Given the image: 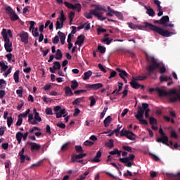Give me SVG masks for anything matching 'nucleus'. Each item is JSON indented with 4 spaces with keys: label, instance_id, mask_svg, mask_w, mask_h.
<instances>
[{
    "label": "nucleus",
    "instance_id": "f257e3e1",
    "mask_svg": "<svg viewBox=\"0 0 180 180\" xmlns=\"http://www.w3.org/2000/svg\"><path fill=\"white\" fill-rule=\"evenodd\" d=\"M144 25H139L138 26V29L139 30L142 31H146V32H150L152 31L153 32H155L160 36L163 37H171V34H173L172 32L168 31V30H165L163 28L159 27L156 25H154L151 23H149L148 22H143Z\"/></svg>",
    "mask_w": 180,
    "mask_h": 180
},
{
    "label": "nucleus",
    "instance_id": "f03ea898",
    "mask_svg": "<svg viewBox=\"0 0 180 180\" xmlns=\"http://www.w3.org/2000/svg\"><path fill=\"white\" fill-rule=\"evenodd\" d=\"M178 91L179 94L174 89H172L169 91H166L165 90L162 89L159 87L156 88V92H158V96L160 98L167 97L168 96H173L172 98H170L171 103H175L177 101H180V86H179L178 87Z\"/></svg>",
    "mask_w": 180,
    "mask_h": 180
},
{
    "label": "nucleus",
    "instance_id": "7ed1b4c3",
    "mask_svg": "<svg viewBox=\"0 0 180 180\" xmlns=\"http://www.w3.org/2000/svg\"><path fill=\"white\" fill-rule=\"evenodd\" d=\"M146 58L147 62L150 63V65L146 67L147 75H150L155 70L160 68V65L158 63L154 56H150L147 53H146Z\"/></svg>",
    "mask_w": 180,
    "mask_h": 180
},
{
    "label": "nucleus",
    "instance_id": "20e7f679",
    "mask_svg": "<svg viewBox=\"0 0 180 180\" xmlns=\"http://www.w3.org/2000/svg\"><path fill=\"white\" fill-rule=\"evenodd\" d=\"M101 11H105V7L97 6L95 9L91 10L89 13H85L84 17L87 19H91L93 18V15H94L97 17L98 20H105L106 18L103 16V13Z\"/></svg>",
    "mask_w": 180,
    "mask_h": 180
},
{
    "label": "nucleus",
    "instance_id": "39448f33",
    "mask_svg": "<svg viewBox=\"0 0 180 180\" xmlns=\"http://www.w3.org/2000/svg\"><path fill=\"white\" fill-rule=\"evenodd\" d=\"M1 34L5 41L4 47L6 51L8 53L12 52V42L10 41V39L7 37L6 29H3Z\"/></svg>",
    "mask_w": 180,
    "mask_h": 180
},
{
    "label": "nucleus",
    "instance_id": "423d86ee",
    "mask_svg": "<svg viewBox=\"0 0 180 180\" xmlns=\"http://www.w3.org/2000/svg\"><path fill=\"white\" fill-rule=\"evenodd\" d=\"M159 133H160L161 137L157 139L156 141L158 143H162L163 144H165L166 146H169V144H168V136H167V135H165V133L164 132L162 128L159 129Z\"/></svg>",
    "mask_w": 180,
    "mask_h": 180
},
{
    "label": "nucleus",
    "instance_id": "0eeeda50",
    "mask_svg": "<svg viewBox=\"0 0 180 180\" xmlns=\"http://www.w3.org/2000/svg\"><path fill=\"white\" fill-rule=\"evenodd\" d=\"M18 37L20 38L21 42L25 44H29V34L27 32L22 31L18 34Z\"/></svg>",
    "mask_w": 180,
    "mask_h": 180
},
{
    "label": "nucleus",
    "instance_id": "6e6552de",
    "mask_svg": "<svg viewBox=\"0 0 180 180\" xmlns=\"http://www.w3.org/2000/svg\"><path fill=\"white\" fill-rule=\"evenodd\" d=\"M25 148H22L21 150L18 153V155L20 157V163H24L25 160L27 161H30L31 158L28 157L27 155H25Z\"/></svg>",
    "mask_w": 180,
    "mask_h": 180
},
{
    "label": "nucleus",
    "instance_id": "1a4fd4ad",
    "mask_svg": "<svg viewBox=\"0 0 180 180\" xmlns=\"http://www.w3.org/2000/svg\"><path fill=\"white\" fill-rule=\"evenodd\" d=\"M64 4L65 5L66 7H68L69 9H77V12H80L82 10V5L80 4H72L68 2H64Z\"/></svg>",
    "mask_w": 180,
    "mask_h": 180
},
{
    "label": "nucleus",
    "instance_id": "9d476101",
    "mask_svg": "<svg viewBox=\"0 0 180 180\" xmlns=\"http://www.w3.org/2000/svg\"><path fill=\"white\" fill-rule=\"evenodd\" d=\"M27 145L31 146V151H39L41 146L37 143L27 142Z\"/></svg>",
    "mask_w": 180,
    "mask_h": 180
},
{
    "label": "nucleus",
    "instance_id": "9b49d317",
    "mask_svg": "<svg viewBox=\"0 0 180 180\" xmlns=\"http://www.w3.org/2000/svg\"><path fill=\"white\" fill-rule=\"evenodd\" d=\"M102 157V151L101 150H98L97 153H96V156L94 157V159H91L89 160V162H92V163H98L101 162V160L100 158H101Z\"/></svg>",
    "mask_w": 180,
    "mask_h": 180
},
{
    "label": "nucleus",
    "instance_id": "f8f14e48",
    "mask_svg": "<svg viewBox=\"0 0 180 180\" xmlns=\"http://www.w3.org/2000/svg\"><path fill=\"white\" fill-rule=\"evenodd\" d=\"M85 40V36L83 34H80L77 37V40L75 42V45H78L79 46H82L84 44Z\"/></svg>",
    "mask_w": 180,
    "mask_h": 180
},
{
    "label": "nucleus",
    "instance_id": "ddd939ff",
    "mask_svg": "<svg viewBox=\"0 0 180 180\" xmlns=\"http://www.w3.org/2000/svg\"><path fill=\"white\" fill-rule=\"evenodd\" d=\"M61 68L60 63L58 61L53 63V68H50L49 70L51 73H55L56 70H59Z\"/></svg>",
    "mask_w": 180,
    "mask_h": 180
},
{
    "label": "nucleus",
    "instance_id": "4468645a",
    "mask_svg": "<svg viewBox=\"0 0 180 180\" xmlns=\"http://www.w3.org/2000/svg\"><path fill=\"white\" fill-rule=\"evenodd\" d=\"M120 162L122 164H124V166L127 167H132V162H130V160H128V158H120Z\"/></svg>",
    "mask_w": 180,
    "mask_h": 180
},
{
    "label": "nucleus",
    "instance_id": "2eb2a0df",
    "mask_svg": "<svg viewBox=\"0 0 180 180\" xmlns=\"http://www.w3.org/2000/svg\"><path fill=\"white\" fill-rule=\"evenodd\" d=\"M82 157L81 153H79L78 155L73 154L72 155L71 161H72V163H75L77 162L78 160H82Z\"/></svg>",
    "mask_w": 180,
    "mask_h": 180
},
{
    "label": "nucleus",
    "instance_id": "dca6fc26",
    "mask_svg": "<svg viewBox=\"0 0 180 180\" xmlns=\"http://www.w3.org/2000/svg\"><path fill=\"white\" fill-rule=\"evenodd\" d=\"M65 93V96H74V93L72 92V89H70V86H66L64 89Z\"/></svg>",
    "mask_w": 180,
    "mask_h": 180
},
{
    "label": "nucleus",
    "instance_id": "f3484780",
    "mask_svg": "<svg viewBox=\"0 0 180 180\" xmlns=\"http://www.w3.org/2000/svg\"><path fill=\"white\" fill-rule=\"evenodd\" d=\"M145 110H143L141 107L138 108V114L135 115V117L136 119H139V117H143Z\"/></svg>",
    "mask_w": 180,
    "mask_h": 180
},
{
    "label": "nucleus",
    "instance_id": "a211bd4d",
    "mask_svg": "<svg viewBox=\"0 0 180 180\" xmlns=\"http://www.w3.org/2000/svg\"><path fill=\"white\" fill-rule=\"evenodd\" d=\"M169 22V17L168 15L162 16L160 19V25L165 26L167 23Z\"/></svg>",
    "mask_w": 180,
    "mask_h": 180
},
{
    "label": "nucleus",
    "instance_id": "6ab92c4d",
    "mask_svg": "<svg viewBox=\"0 0 180 180\" xmlns=\"http://www.w3.org/2000/svg\"><path fill=\"white\" fill-rule=\"evenodd\" d=\"M130 84H131V86L134 88V89H139V88H141V84H139L134 80H131V82H130Z\"/></svg>",
    "mask_w": 180,
    "mask_h": 180
},
{
    "label": "nucleus",
    "instance_id": "aec40b11",
    "mask_svg": "<svg viewBox=\"0 0 180 180\" xmlns=\"http://www.w3.org/2000/svg\"><path fill=\"white\" fill-rule=\"evenodd\" d=\"M22 137H23V134L22 132L16 133L15 139L17 140L18 144L21 143Z\"/></svg>",
    "mask_w": 180,
    "mask_h": 180
},
{
    "label": "nucleus",
    "instance_id": "412c9836",
    "mask_svg": "<svg viewBox=\"0 0 180 180\" xmlns=\"http://www.w3.org/2000/svg\"><path fill=\"white\" fill-rule=\"evenodd\" d=\"M58 34L60 37L61 44L64 45L65 44V38H66L65 34L63 32L59 31L58 32Z\"/></svg>",
    "mask_w": 180,
    "mask_h": 180
},
{
    "label": "nucleus",
    "instance_id": "4be33fe9",
    "mask_svg": "<svg viewBox=\"0 0 180 180\" xmlns=\"http://www.w3.org/2000/svg\"><path fill=\"white\" fill-rule=\"evenodd\" d=\"M116 70L120 72L119 75L122 79V77H127L129 75L125 70L117 68Z\"/></svg>",
    "mask_w": 180,
    "mask_h": 180
},
{
    "label": "nucleus",
    "instance_id": "5701e85b",
    "mask_svg": "<svg viewBox=\"0 0 180 180\" xmlns=\"http://www.w3.org/2000/svg\"><path fill=\"white\" fill-rule=\"evenodd\" d=\"M111 122H112V118L110 115H108V117L105 118V120L103 121L104 127H108L110 125V124L111 123Z\"/></svg>",
    "mask_w": 180,
    "mask_h": 180
},
{
    "label": "nucleus",
    "instance_id": "b1692460",
    "mask_svg": "<svg viewBox=\"0 0 180 180\" xmlns=\"http://www.w3.org/2000/svg\"><path fill=\"white\" fill-rule=\"evenodd\" d=\"M66 110L65 108L60 109L58 112H56V118L59 119L61 118L62 116L65 115Z\"/></svg>",
    "mask_w": 180,
    "mask_h": 180
},
{
    "label": "nucleus",
    "instance_id": "393cba45",
    "mask_svg": "<svg viewBox=\"0 0 180 180\" xmlns=\"http://www.w3.org/2000/svg\"><path fill=\"white\" fill-rule=\"evenodd\" d=\"M145 8L147 10L146 11V13L148 15H150L151 17L155 16V12L154 11V10L153 8H148L147 6H145Z\"/></svg>",
    "mask_w": 180,
    "mask_h": 180
},
{
    "label": "nucleus",
    "instance_id": "a878e982",
    "mask_svg": "<svg viewBox=\"0 0 180 180\" xmlns=\"http://www.w3.org/2000/svg\"><path fill=\"white\" fill-rule=\"evenodd\" d=\"M78 86H79V83L77 80L75 79L71 82V88L72 89H73V91L77 89Z\"/></svg>",
    "mask_w": 180,
    "mask_h": 180
},
{
    "label": "nucleus",
    "instance_id": "bb28decb",
    "mask_svg": "<svg viewBox=\"0 0 180 180\" xmlns=\"http://www.w3.org/2000/svg\"><path fill=\"white\" fill-rule=\"evenodd\" d=\"M10 19H11L12 21H15L20 19L19 16L16 14L15 11L12 13L11 15H10Z\"/></svg>",
    "mask_w": 180,
    "mask_h": 180
},
{
    "label": "nucleus",
    "instance_id": "cd10ccee",
    "mask_svg": "<svg viewBox=\"0 0 180 180\" xmlns=\"http://www.w3.org/2000/svg\"><path fill=\"white\" fill-rule=\"evenodd\" d=\"M93 72L90 70L84 73V77L82 78L84 80L89 79L90 77L92 75Z\"/></svg>",
    "mask_w": 180,
    "mask_h": 180
},
{
    "label": "nucleus",
    "instance_id": "c85d7f7f",
    "mask_svg": "<svg viewBox=\"0 0 180 180\" xmlns=\"http://www.w3.org/2000/svg\"><path fill=\"white\" fill-rule=\"evenodd\" d=\"M83 101H84V97L77 98L75 99V101H73V102H72V104H73V105H79Z\"/></svg>",
    "mask_w": 180,
    "mask_h": 180
},
{
    "label": "nucleus",
    "instance_id": "c756f323",
    "mask_svg": "<svg viewBox=\"0 0 180 180\" xmlns=\"http://www.w3.org/2000/svg\"><path fill=\"white\" fill-rule=\"evenodd\" d=\"M6 65L5 64L4 62H0V68L1 71H6L8 68V66L7 65L8 63L6 62Z\"/></svg>",
    "mask_w": 180,
    "mask_h": 180
},
{
    "label": "nucleus",
    "instance_id": "7c9ffc66",
    "mask_svg": "<svg viewBox=\"0 0 180 180\" xmlns=\"http://www.w3.org/2000/svg\"><path fill=\"white\" fill-rule=\"evenodd\" d=\"M75 150H76L77 154L84 153V150L81 146H75Z\"/></svg>",
    "mask_w": 180,
    "mask_h": 180
},
{
    "label": "nucleus",
    "instance_id": "2f4dec72",
    "mask_svg": "<svg viewBox=\"0 0 180 180\" xmlns=\"http://www.w3.org/2000/svg\"><path fill=\"white\" fill-rule=\"evenodd\" d=\"M19 73H20V70H16L15 72H14V81H15V83H19L20 80H19Z\"/></svg>",
    "mask_w": 180,
    "mask_h": 180
},
{
    "label": "nucleus",
    "instance_id": "473e14b6",
    "mask_svg": "<svg viewBox=\"0 0 180 180\" xmlns=\"http://www.w3.org/2000/svg\"><path fill=\"white\" fill-rule=\"evenodd\" d=\"M62 57H63V53H62L60 49H57L56 56H55V58L56 60H61Z\"/></svg>",
    "mask_w": 180,
    "mask_h": 180
},
{
    "label": "nucleus",
    "instance_id": "72a5a7b5",
    "mask_svg": "<svg viewBox=\"0 0 180 180\" xmlns=\"http://www.w3.org/2000/svg\"><path fill=\"white\" fill-rule=\"evenodd\" d=\"M98 51H99L100 53L103 54L106 52V47L101 46V45H98Z\"/></svg>",
    "mask_w": 180,
    "mask_h": 180
},
{
    "label": "nucleus",
    "instance_id": "f704fd0d",
    "mask_svg": "<svg viewBox=\"0 0 180 180\" xmlns=\"http://www.w3.org/2000/svg\"><path fill=\"white\" fill-rule=\"evenodd\" d=\"M103 84L102 83L93 84L94 90L96 91L97 89H100L103 88Z\"/></svg>",
    "mask_w": 180,
    "mask_h": 180
},
{
    "label": "nucleus",
    "instance_id": "c9c22d12",
    "mask_svg": "<svg viewBox=\"0 0 180 180\" xmlns=\"http://www.w3.org/2000/svg\"><path fill=\"white\" fill-rule=\"evenodd\" d=\"M63 22H60L58 19L56 24V29L58 30V29H63Z\"/></svg>",
    "mask_w": 180,
    "mask_h": 180
},
{
    "label": "nucleus",
    "instance_id": "e433bc0d",
    "mask_svg": "<svg viewBox=\"0 0 180 180\" xmlns=\"http://www.w3.org/2000/svg\"><path fill=\"white\" fill-rule=\"evenodd\" d=\"M149 123L150 125H155L158 124V120L154 118V117H150L149 118Z\"/></svg>",
    "mask_w": 180,
    "mask_h": 180
},
{
    "label": "nucleus",
    "instance_id": "4c0bfd02",
    "mask_svg": "<svg viewBox=\"0 0 180 180\" xmlns=\"http://www.w3.org/2000/svg\"><path fill=\"white\" fill-rule=\"evenodd\" d=\"M6 82L4 79H0V89H5Z\"/></svg>",
    "mask_w": 180,
    "mask_h": 180
},
{
    "label": "nucleus",
    "instance_id": "58836bf2",
    "mask_svg": "<svg viewBox=\"0 0 180 180\" xmlns=\"http://www.w3.org/2000/svg\"><path fill=\"white\" fill-rule=\"evenodd\" d=\"M118 90H117L116 92V96H119L121 94L120 91H122V86H123V83L122 82H118Z\"/></svg>",
    "mask_w": 180,
    "mask_h": 180
},
{
    "label": "nucleus",
    "instance_id": "ea45409f",
    "mask_svg": "<svg viewBox=\"0 0 180 180\" xmlns=\"http://www.w3.org/2000/svg\"><path fill=\"white\" fill-rule=\"evenodd\" d=\"M39 29L38 27H36L34 30H32V34L34 37H39Z\"/></svg>",
    "mask_w": 180,
    "mask_h": 180
},
{
    "label": "nucleus",
    "instance_id": "a19ab883",
    "mask_svg": "<svg viewBox=\"0 0 180 180\" xmlns=\"http://www.w3.org/2000/svg\"><path fill=\"white\" fill-rule=\"evenodd\" d=\"M5 11H6V14L9 15H11L13 12H15L13 8L10 6H7L6 8H5Z\"/></svg>",
    "mask_w": 180,
    "mask_h": 180
},
{
    "label": "nucleus",
    "instance_id": "79ce46f5",
    "mask_svg": "<svg viewBox=\"0 0 180 180\" xmlns=\"http://www.w3.org/2000/svg\"><path fill=\"white\" fill-rule=\"evenodd\" d=\"M143 117L136 118V120H138L141 124L148 125V121L146 120H143Z\"/></svg>",
    "mask_w": 180,
    "mask_h": 180
},
{
    "label": "nucleus",
    "instance_id": "37998d69",
    "mask_svg": "<svg viewBox=\"0 0 180 180\" xmlns=\"http://www.w3.org/2000/svg\"><path fill=\"white\" fill-rule=\"evenodd\" d=\"M30 113V109L28 108L25 112L19 114L20 117H26Z\"/></svg>",
    "mask_w": 180,
    "mask_h": 180
},
{
    "label": "nucleus",
    "instance_id": "c03bdc74",
    "mask_svg": "<svg viewBox=\"0 0 180 180\" xmlns=\"http://www.w3.org/2000/svg\"><path fill=\"white\" fill-rule=\"evenodd\" d=\"M75 16V12L71 11L69 13L70 25H72V22L73 21V19H74Z\"/></svg>",
    "mask_w": 180,
    "mask_h": 180
},
{
    "label": "nucleus",
    "instance_id": "a18cd8bd",
    "mask_svg": "<svg viewBox=\"0 0 180 180\" xmlns=\"http://www.w3.org/2000/svg\"><path fill=\"white\" fill-rule=\"evenodd\" d=\"M113 14H115L120 20H124V16L122 13L118 12V11H115V13Z\"/></svg>",
    "mask_w": 180,
    "mask_h": 180
},
{
    "label": "nucleus",
    "instance_id": "49530a36",
    "mask_svg": "<svg viewBox=\"0 0 180 180\" xmlns=\"http://www.w3.org/2000/svg\"><path fill=\"white\" fill-rule=\"evenodd\" d=\"M22 117H20V115H18V120H17V122L15 123V125L17 127H20V126L22 125Z\"/></svg>",
    "mask_w": 180,
    "mask_h": 180
},
{
    "label": "nucleus",
    "instance_id": "de8ad7c7",
    "mask_svg": "<svg viewBox=\"0 0 180 180\" xmlns=\"http://www.w3.org/2000/svg\"><path fill=\"white\" fill-rule=\"evenodd\" d=\"M89 101H91L90 107H93L96 104V99L94 98V96H90L89 97Z\"/></svg>",
    "mask_w": 180,
    "mask_h": 180
},
{
    "label": "nucleus",
    "instance_id": "09e8293b",
    "mask_svg": "<svg viewBox=\"0 0 180 180\" xmlns=\"http://www.w3.org/2000/svg\"><path fill=\"white\" fill-rule=\"evenodd\" d=\"M30 26L29 27V31L34 30V29H35L34 26L36 25V22L34 21H30Z\"/></svg>",
    "mask_w": 180,
    "mask_h": 180
},
{
    "label": "nucleus",
    "instance_id": "8fccbe9b",
    "mask_svg": "<svg viewBox=\"0 0 180 180\" xmlns=\"http://www.w3.org/2000/svg\"><path fill=\"white\" fill-rule=\"evenodd\" d=\"M34 118L38 122H41V117L39 116V112H35Z\"/></svg>",
    "mask_w": 180,
    "mask_h": 180
},
{
    "label": "nucleus",
    "instance_id": "3c124183",
    "mask_svg": "<svg viewBox=\"0 0 180 180\" xmlns=\"http://www.w3.org/2000/svg\"><path fill=\"white\" fill-rule=\"evenodd\" d=\"M42 162H43V160H40V161H39V162H37V163L32 164V165L30 166V167H31V168H33V167H41Z\"/></svg>",
    "mask_w": 180,
    "mask_h": 180
},
{
    "label": "nucleus",
    "instance_id": "603ef678",
    "mask_svg": "<svg viewBox=\"0 0 180 180\" xmlns=\"http://www.w3.org/2000/svg\"><path fill=\"white\" fill-rule=\"evenodd\" d=\"M105 146L110 148H112L114 146L113 140L110 139L109 141L105 143Z\"/></svg>",
    "mask_w": 180,
    "mask_h": 180
},
{
    "label": "nucleus",
    "instance_id": "864d4df0",
    "mask_svg": "<svg viewBox=\"0 0 180 180\" xmlns=\"http://www.w3.org/2000/svg\"><path fill=\"white\" fill-rule=\"evenodd\" d=\"M69 144L70 143H66L63 144L61 147V151H67V150H68L69 148Z\"/></svg>",
    "mask_w": 180,
    "mask_h": 180
},
{
    "label": "nucleus",
    "instance_id": "5fc2aeb1",
    "mask_svg": "<svg viewBox=\"0 0 180 180\" xmlns=\"http://www.w3.org/2000/svg\"><path fill=\"white\" fill-rule=\"evenodd\" d=\"M66 20V17L64 15L63 11H61L60 12V21L62 22H64Z\"/></svg>",
    "mask_w": 180,
    "mask_h": 180
},
{
    "label": "nucleus",
    "instance_id": "6e6d98bb",
    "mask_svg": "<svg viewBox=\"0 0 180 180\" xmlns=\"http://www.w3.org/2000/svg\"><path fill=\"white\" fill-rule=\"evenodd\" d=\"M13 122V118H12V117H8L7 119V124L8 127H11V126L12 125Z\"/></svg>",
    "mask_w": 180,
    "mask_h": 180
},
{
    "label": "nucleus",
    "instance_id": "4d7b16f0",
    "mask_svg": "<svg viewBox=\"0 0 180 180\" xmlns=\"http://www.w3.org/2000/svg\"><path fill=\"white\" fill-rule=\"evenodd\" d=\"M125 132H126V134H123L122 133V135H126V137H127V139H129V140H132V141L136 140V139L134 137V136L129 135V134H128L127 131H125Z\"/></svg>",
    "mask_w": 180,
    "mask_h": 180
},
{
    "label": "nucleus",
    "instance_id": "13d9d810",
    "mask_svg": "<svg viewBox=\"0 0 180 180\" xmlns=\"http://www.w3.org/2000/svg\"><path fill=\"white\" fill-rule=\"evenodd\" d=\"M129 25V27H130V29H133V30H135V29H137L138 25L132 23V22H128L127 24Z\"/></svg>",
    "mask_w": 180,
    "mask_h": 180
},
{
    "label": "nucleus",
    "instance_id": "bf43d9fd",
    "mask_svg": "<svg viewBox=\"0 0 180 180\" xmlns=\"http://www.w3.org/2000/svg\"><path fill=\"white\" fill-rule=\"evenodd\" d=\"M94 144V142L86 140L84 142V145L86 146H92Z\"/></svg>",
    "mask_w": 180,
    "mask_h": 180
},
{
    "label": "nucleus",
    "instance_id": "052dcab7",
    "mask_svg": "<svg viewBox=\"0 0 180 180\" xmlns=\"http://www.w3.org/2000/svg\"><path fill=\"white\" fill-rule=\"evenodd\" d=\"M45 112L48 115H53V112L51 108H46L45 110Z\"/></svg>",
    "mask_w": 180,
    "mask_h": 180
},
{
    "label": "nucleus",
    "instance_id": "680f3d73",
    "mask_svg": "<svg viewBox=\"0 0 180 180\" xmlns=\"http://www.w3.org/2000/svg\"><path fill=\"white\" fill-rule=\"evenodd\" d=\"M141 106H142V109H143L144 111H146L147 110H150V109L148 108L149 105H148V103H143L141 104Z\"/></svg>",
    "mask_w": 180,
    "mask_h": 180
},
{
    "label": "nucleus",
    "instance_id": "e2e57ef3",
    "mask_svg": "<svg viewBox=\"0 0 180 180\" xmlns=\"http://www.w3.org/2000/svg\"><path fill=\"white\" fill-rule=\"evenodd\" d=\"M59 41H60V40H59V37L58 36H56L52 39V42H53V44H58Z\"/></svg>",
    "mask_w": 180,
    "mask_h": 180
},
{
    "label": "nucleus",
    "instance_id": "0e129e2a",
    "mask_svg": "<svg viewBox=\"0 0 180 180\" xmlns=\"http://www.w3.org/2000/svg\"><path fill=\"white\" fill-rule=\"evenodd\" d=\"M160 82H167V81H168V77H167L165 75H162L160 77Z\"/></svg>",
    "mask_w": 180,
    "mask_h": 180
},
{
    "label": "nucleus",
    "instance_id": "69168bd1",
    "mask_svg": "<svg viewBox=\"0 0 180 180\" xmlns=\"http://www.w3.org/2000/svg\"><path fill=\"white\" fill-rule=\"evenodd\" d=\"M11 72H12V68L10 67V68L8 70V71L4 73V76L5 77H7L8 75L11 73Z\"/></svg>",
    "mask_w": 180,
    "mask_h": 180
},
{
    "label": "nucleus",
    "instance_id": "338daca9",
    "mask_svg": "<svg viewBox=\"0 0 180 180\" xmlns=\"http://www.w3.org/2000/svg\"><path fill=\"white\" fill-rule=\"evenodd\" d=\"M6 129V127H0V136H3L4 134Z\"/></svg>",
    "mask_w": 180,
    "mask_h": 180
},
{
    "label": "nucleus",
    "instance_id": "774afa93",
    "mask_svg": "<svg viewBox=\"0 0 180 180\" xmlns=\"http://www.w3.org/2000/svg\"><path fill=\"white\" fill-rule=\"evenodd\" d=\"M121 128H122V127H120V125L119 124L117 126V128L116 129H115L113 131V132H115L116 134V135L117 136L120 134V130Z\"/></svg>",
    "mask_w": 180,
    "mask_h": 180
}]
</instances>
